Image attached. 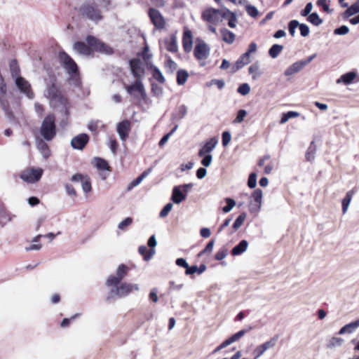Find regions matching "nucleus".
<instances>
[{"label":"nucleus","mask_w":359,"mask_h":359,"mask_svg":"<svg viewBox=\"0 0 359 359\" xmlns=\"http://www.w3.org/2000/svg\"><path fill=\"white\" fill-rule=\"evenodd\" d=\"M55 118L53 114L47 115L41 123L40 127V135L43 139L50 142L56 135Z\"/></svg>","instance_id":"1"},{"label":"nucleus","mask_w":359,"mask_h":359,"mask_svg":"<svg viewBox=\"0 0 359 359\" xmlns=\"http://www.w3.org/2000/svg\"><path fill=\"white\" fill-rule=\"evenodd\" d=\"M44 95L46 98L50 100V104L52 107H57L62 106V109H65V112L67 111L66 107L67 100L62 95L55 85L52 84L49 86L46 90Z\"/></svg>","instance_id":"2"},{"label":"nucleus","mask_w":359,"mask_h":359,"mask_svg":"<svg viewBox=\"0 0 359 359\" xmlns=\"http://www.w3.org/2000/svg\"><path fill=\"white\" fill-rule=\"evenodd\" d=\"M79 12L83 16L92 21L97 22L102 18L101 11L97 8L94 3L83 4L79 8Z\"/></svg>","instance_id":"3"},{"label":"nucleus","mask_w":359,"mask_h":359,"mask_svg":"<svg viewBox=\"0 0 359 359\" xmlns=\"http://www.w3.org/2000/svg\"><path fill=\"white\" fill-rule=\"evenodd\" d=\"M139 290V285L137 284H131L128 283H123L121 285L116 287L114 290H111L107 299H109L114 296L118 297H123L129 294L133 291H137Z\"/></svg>","instance_id":"4"},{"label":"nucleus","mask_w":359,"mask_h":359,"mask_svg":"<svg viewBox=\"0 0 359 359\" xmlns=\"http://www.w3.org/2000/svg\"><path fill=\"white\" fill-rule=\"evenodd\" d=\"M59 58L65 69L69 75H75L78 72V67L73 59L65 52H60Z\"/></svg>","instance_id":"5"},{"label":"nucleus","mask_w":359,"mask_h":359,"mask_svg":"<svg viewBox=\"0 0 359 359\" xmlns=\"http://www.w3.org/2000/svg\"><path fill=\"white\" fill-rule=\"evenodd\" d=\"M86 41L92 49H94L96 51H100L105 54H111L113 53V50L111 47L97 40L93 36H88Z\"/></svg>","instance_id":"6"},{"label":"nucleus","mask_w":359,"mask_h":359,"mask_svg":"<svg viewBox=\"0 0 359 359\" xmlns=\"http://www.w3.org/2000/svg\"><path fill=\"white\" fill-rule=\"evenodd\" d=\"M128 268L124 265L121 264L116 271V276H110L106 282L107 286H117L122 279L125 277L128 272Z\"/></svg>","instance_id":"7"},{"label":"nucleus","mask_w":359,"mask_h":359,"mask_svg":"<svg viewBox=\"0 0 359 359\" xmlns=\"http://www.w3.org/2000/svg\"><path fill=\"white\" fill-rule=\"evenodd\" d=\"M43 174V170L41 168H31L27 170H25L21 174V178L25 182H27L28 183H34L37 181H39Z\"/></svg>","instance_id":"8"},{"label":"nucleus","mask_w":359,"mask_h":359,"mask_svg":"<svg viewBox=\"0 0 359 359\" xmlns=\"http://www.w3.org/2000/svg\"><path fill=\"white\" fill-rule=\"evenodd\" d=\"M224 10L208 8L203 12L202 18L208 22L215 23L223 18Z\"/></svg>","instance_id":"9"},{"label":"nucleus","mask_w":359,"mask_h":359,"mask_svg":"<svg viewBox=\"0 0 359 359\" xmlns=\"http://www.w3.org/2000/svg\"><path fill=\"white\" fill-rule=\"evenodd\" d=\"M210 47L204 41L198 43L194 48V56L198 60H204L207 59L210 55Z\"/></svg>","instance_id":"10"},{"label":"nucleus","mask_w":359,"mask_h":359,"mask_svg":"<svg viewBox=\"0 0 359 359\" xmlns=\"http://www.w3.org/2000/svg\"><path fill=\"white\" fill-rule=\"evenodd\" d=\"M130 67L133 75L136 79H141L144 74V63L139 58L130 60Z\"/></svg>","instance_id":"11"},{"label":"nucleus","mask_w":359,"mask_h":359,"mask_svg":"<svg viewBox=\"0 0 359 359\" xmlns=\"http://www.w3.org/2000/svg\"><path fill=\"white\" fill-rule=\"evenodd\" d=\"M149 15L156 29H163L165 27V21L159 11L151 8L149 10Z\"/></svg>","instance_id":"12"},{"label":"nucleus","mask_w":359,"mask_h":359,"mask_svg":"<svg viewBox=\"0 0 359 359\" xmlns=\"http://www.w3.org/2000/svg\"><path fill=\"white\" fill-rule=\"evenodd\" d=\"M277 337H272L270 340L265 343L257 346L253 351L254 359H258L261 357L268 349L273 348L276 346Z\"/></svg>","instance_id":"13"},{"label":"nucleus","mask_w":359,"mask_h":359,"mask_svg":"<svg viewBox=\"0 0 359 359\" xmlns=\"http://www.w3.org/2000/svg\"><path fill=\"white\" fill-rule=\"evenodd\" d=\"M125 88L129 94L135 95V92H137L141 98L144 99L146 97V92L141 79H136L133 83L126 86Z\"/></svg>","instance_id":"14"},{"label":"nucleus","mask_w":359,"mask_h":359,"mask_svg":"<svg viewBox=\"0 0 359 359\" xmlns=\"http://www.w3.org/2000/svg\"><path fill=\"white\" fill-rule=\"evenodd\" d=\"M263 192L261 189H257L252 194V198L254 203L250 204V211L251 212H257L260 210L262 204Z\"/></svg>","instance_id":"15"},{"label":"nucleus","mask_w":359,"mask_h":359,"mask_svg":"<svg viewBox=\"0 0 359 359\" xmlns=\"http://www.w3.org/2000/svg\"><path fill=\"white\" fill-rule=\"evenodd\" d=\"M15 84L20 90L25 94V95L29 99L32 100L34 97V93L31 90V86L29 83L26 81L24 78H18L15 81Z\"/></svg>","instance_id":"16"},{"label":"nucleus","mask_w":359,"mask_h":359,"mask_svg":"<svg viewBox=\"0 0 359 359\" xmlns=\"http://www.w3.org/2000/svg\"><path fill=\"white\" fill-rule=\"evenodd\" d=\"M116 131L120 139L122 141H126L130 131V122L128 120H123L118 123L116 126Z\"/></svg>","instance_id":"17"},{"label":"nucleus","mask_w":359,"mask_h":359,"mask_svg":"<svg viewBox=\"0 0 359 359\" xmlns=\"http://www.w3.org/2000/svg\"><path fill=\"white\" fill-rule=\"evenodd\" d=\"M89 137L85 133L79 134L71 140V145L75 149L82 150L88 142Z\"/></svg>","instance_id":"18"},{"label":"nucleus","mask_w":359,"mask_h":359,"mask_svg":"<svg viewBox=\"0 0 359 359\" xmlns=\"http://www.w3.org/2000/svg\"><path fill=\"white\" fill-rule=\"evenodd\" d=\"M218 144V139L216 137L210 138L205 142L204 146L199 150L198 156L203 157L206 154H210Z\"/></svg>","instance_id":"19"},{"label":"nucleus","mask_w":359,"mask_h":359,"mask_svg":"<svg viewBox=\"0 0 359 359\" xmlns=\"http://www.w3.org/2000/svg\"><path fill=\"white\" fill-rule=\"evenodd\" d=\"M250 62V56L248 53H243L241 56L236 60V62L232 65L231 69L229 71L231 73H236L237 71L243 68L246 65Z\"/></svg>","instance_id":"20"},{"label":"nucleus","mask_w":359,"mask_h":359,"mask_svg":"<svg viewBox=\"0 0 359 359\" xmlns=\"http://www.w3.org/2000/svg\"><path fill=\"white\" fill-rule=\"evenodd\" d=\"M192 32L189 29H185L183 34L182 45L185 52L189 53L192 49Z\"/></svg>","instance_id":"21"},{"label":"nucleus","mask_w":359,"mask_h":359,"mask_svg":"<svg viewBox=\"0 0 359 359\" xmlns=\"http://www.w3.org/2000/svg\"><path fill=\"white\" fill-rule=\"evenodd\" d=\"M43 139H36V146L41 154L45 159H47L51 154L48 145Z\"/></svg>","instance_id":"22"},{"label":"nucleus","mask_w":359,"mask_h":359,"mask_svg":"<svg viewBox=\"0 0 359 359\" xmlns=\"http://www.w3.org/2000/svg\"><path fill=\"white\" fill-rule=\"evenodd\" d=\"M187 195L183 192L182 189L179 186H175L172 189V194L171 200L175 204H180L185 200Z\"/></svg>","instance_id":"23"},{"label":"nucleus","mask_w":359,"mask_h":359,"mask_svg":"<svg viewBox=\"0 0 359 359\" xmlns=\"http://www.w3.org/2000/svg\"><path fill=\"white\" fill-rule=\"evenodd\" d=\"M74 48L78 53L85 56H90L92 54V48L83 42H76L74 44Z\"/></svg>","instance_id":"24"},{"label":"nucleus","mask_w":359,"mask_h":359,"mask_svg":"<svg viewBox=\"0 0 359 359\" xmlns=\"http://www.w3.org/2000/svg\"><path fill=\"white\" fill-rule=\"evenodd\" d=\"M359 327V318L353 322L346 324L342 327L339 331V334H344L346 333L351 334Z\"/></svg>","instance_id":"25"},{"label":"nucleus","mask_w":359,"mask_h":359,"mask_svg":"<svg viewBox=\"0 0 359 359\" xmlns=\"http://www.w3.org/2000/svg\"><path fill=\"white\" fill-rule=\"evenodd\" d=\"M304 67L305 66L304 65V63H302L301 60H299L287 68V69L285 71V75H293L301 71Z\"/></svg>","instance_id":"26"},{"label":"nucleus","mask_w":359,"mask_h":359,"mask_svg":"<svg viewBox=\"0 0 359 359\" xmlns=\"http://www.w3.org/2000/svg\"><path fill=\"white\" fill-rule=\"evenodd\" d=\"M248 247V242L246 240H242L238 245L233 248L231 250V254L233 256L240 255L247 250Z\"/></svg>","instance_id":"27"},{"label":"nucleus","mask_w":359,"mask_h":359,"mask_svg":"<svg viewBox=\"0 0 359 359\" xmlns=\"http://www.w3.org/2000/svg\"><path fill=\"white\" fill-rule=\"evenodd\" d=\"M357 74L353 72H350L348 73H346L340 76L337 80V83H343L345 85H349L351 83H353V80L356 78Z\"/></svg>","instance_id":"28"},{"label":"nucleus","mask_w":359,"mask_h":359,"mask_svg":"<svg viewBox=\"0 0 359 359\" xmlns=\"http://www.w3.org/2000/svg\"><path fill=\"white\" fill-rule=\"evenodd\" d=\"M222 18L228 20V25L231 28H235L236 27L237 17L234 13H233L227 9L224 10V13L223 14Z\"/></svg>","instance_id":"29"},{"label":"nucleus","mask_w":359,"mask_h":359,"mask_svg":"<svg viewBox=\"0 0 359 359\" xmlns=\"http://www.w3.org/2000/svg\"><path fill=\"white\" fill-rule=\"evenodd\" d=\"M165 44L166 49L171 52V53H175L177 51L178 46L177 43V39L176 36L174 35L171 36L170 38L166 39L165 40Z\"/></svg>","instance_id":"30"},{"label":"nucleus","mask_w":359,"mask_h":359,"mask_svg":"<svg viewBox=\"0 0 359 359\" xmlns=\"http://www.w3.org/2000/svg\"><path fill=\"white\" fill-rule=\"evenodd\" d=\"M222 40L228 44H231L234 42L236 36L235 34L226 28H223L220 31Z\"/></svg>","instance_id":"31"},{"label":"nucleus","mask_w":359,"mask_h":359,"mask_svg":"<svg viewBox=\"0 0 359 359\" xmlns=\"http://www.w3.org/2000/svg\"><path fill=\"white\" fill-rule=\"evenodd\" d=\"M6 93V88L2 76L0 75V104L4 110H7L8 104L3 100Z\"/></svg>","instance_id":"32"},{"label":"nucleus","mask_w":359,"mask_h":359,"mask_svg":"<svg viewBox=\"0 0 359 359\" xmlns=\"http://www.w3.org/2000/svg\"><path fill=\"white\" fill-rule=\"evenodd\" d=\"M354 194V190L352 189L348 191L346 193L345 198L342 200V212L344 214H345L347 212V210L348 208V206L351 203V201Z\"/></svg>","instance_id":"33"},{"label":"nucleus","mask_w":359,"mask_h":359,"mask_svg":"<svg viewBox=\"0 0 359 359\" xmlns=\"http://www.w3.org/2000/svg\"><path fill=\"white\" fill-rule=\"evenodd\" d=\"M187 114V107L182 104L180 105L175 113L172 114V118L174 120H180L183 118Z\"/></svg>","instance_id":"34"},{"label":"nucleus","mask_w":359,"mask_h":359,"mask_svg":"<svg viewBox=\"0 0 359 359\" xmlns=\"http://www.w3.org/2000/svg\"><path fill=\"white\" fill-rule=\"evenodd\" d=\"M189 77L187 71L180 69L177 73V83L178 85H184Z\"/></svg>","instance_id":"35"},{"label":"nucleus","mask_w":359,"mask_h":359,"mask_svg":"<svg viewBox=\"0 0 359 359\" xmlns=\"http://www.w3.org/2000/svg\"><path fill=\"white\" fill-rule=\"evenodd\" d=\"M10 69L11 72V75L13 79H15V81L18 78H21L20 76V68L18 65V63L15 60H11L10 62Z\"/></svg>","instance_id":"36"},{"label":"nucleus","mask_w":359,"mask_h":359,"mask_svg":"<svg viewBox=\"0 0 359 359\" xmlns=\"http://www.w3.org/2000/svg\"><path fill=\"white\" fill-rule=\"evenodd\" d=\"M138 250L140 255H144V259L145 261L151 259L155 252L154 250L152 249L148 252L147 248L145 245H141Z\"/></svg>","instance_id":"37"},{"label":"nucleus","mask_w":359,"mask_h":359,"mask_svg":"<svg viewBox=\"0 0 359 359\" xmlns=\"http://www.w3.org/2000/svg\"><path fill=\"white\" fill-rule=\"evenodd\" d=\"M283 50V46L279 44L273 45L269 50V55L272 58H276Z\"/></svg>","instance_id":"38"},{"label":"nucleus","mask_w":359,"mask_h":359,"mask_svg":"<svg viewBox=\"0 0 359 359\" xmlns=\"http://www.w3.org/2000/svg\"><path fill=\"white\" fill-rule=\"evenodd\" d=\"M344 339L341 337H333L327 344V347L329 348H334L342 345Z\"/></svg>","instance_id":"39"},{"label":"nucleus","mask_w":359,"mask_h":359,"mask_svg":"<svg viewBox=\"0 0 359 359\" xmlns=\"http://www.w3.org/2000/svg\"><path fill=\"white\" fill-rule=\"evenodd\" d=\"M307 20L313 24L315 26H319L323 23V20L320 18L318 14L317 13H311L308 18Z\"/></svg>","instance_id":"40"},{"label":"nucleus","mask_w":359,"mask_h":359,"mask_svg":"<svg viewBox=\"0 0 359 359\" xmlns=\"http://www.w3.org/2000/svg\"><path fill=\"white\" fill-rule=\"evenodd\" d=\"M246 216V213L243 212L236 218L233 224V232L237 231L243 224Z\"/></svg>","instance_id":"41"},{"label":"nucleus","mask_w":359,"mask_h":359,"mask_svg":"<svg viewBox=\"0 0 359 359\" xmlns=\"http://www.w3.org/2000/svg\"><path fill=\"white\" fill-rule=\"evenodd\" d=\"M95 165L97 169L102 170H109V168L107 162L105 160L100 158H95Z\"/></svg>","instance_id":"42"},{"label":"nucleus","mask_w":359,"mask_h":359,"mask_svg":"<svg viewBox=\"0 0 359 359\" xmlns=\"http://www.w3.org/2000/svg\"><path fill=\"white\" fill-rule=\"evenodd\" d=\"M299 114L296 111H290L285 114H283L280 121V124L285 123L290 118L298 117Z\"/></svg>","instance_id":"43"},{"label":"nucleus","mask_w":359,"mask_h":359,"mask_svg":"<svg viewBox=\"0 0 359 359\" xmlns=\"http://www.w3.org/2000/svg\"><path fill=\"white\" fill-rule=\"evenodd\" d=\"M248 330H241L237 333L233 334L231 337L227 339V340L229 341V344H231L237 341H238L241 338H242L245 333L248 332Z\"/></svg>","instance_id":"44"},{"label":"nucleus","mask_w":359,"mask_h":359,"mask_svg":"<svg viewBox=\"0 0 359 359\" xmlns=\"http://www.w3.org/2000/svg\"><path fill=\"white\" fill-rule=\"evenodd\" d=\"M249 73L252 75V79L256 80L260 76L261 72L259 71V65L257 64L252 65L248 69Z\"/></svg>","instance_id":"45"},{"label":"nucleus","mask_w":359,"mask_h":359,"mask_svg":"<svg viewBox=\"0 0 359 359\" xmlns=\"http://www.w3.org/2000/svg\"><path fill=\"white\" fill-rule=\"evenodd\" d=\"M330 2V1H327V0H318L316 4L318 6H322L323 10L325 12H326L327 13H332L334 11H333V9L330 8V5H329Z\"/></svg>","instance_id":"46"},{"label":"nucleus","mask_w":359,"mask_h":359,"mask_svg":"<svg viewBox=\"0 0 359 359\" xmlns=\"http://www.w3.org/2000/svg\"><path fill=\"white\" fill-rule=\"evenodd\" d=\"M225 201L226 202L227 205L222 208V211L224 213H227L230 212L236 205V201L230 198H225Z\"/></svg>","instance_id":"47"},{"label":"nucleus","mask_w":359,"mask_h":359,"mask_svg":"<svg viewBox=\"0 0 359 359\" xmlns=\"http://www.w3.org/2000/svg\"><path fill=\"white\" fill-rule=\"evenodd\" d=\"M81 184L82 189L85 193H88L91 191V182L88 176H87Z\"/></svg>","instance_id":"48"},{"label":"nucleus","mask_w":359,"mask_h":359,"mask_svg":"<svg viewBox=\"0 0 359 359\" xmlns=\"http://www.w3.org/2000/svg\"><path fill=\"white\" fill-rule=\"evenodd\" d=\"M245 10L247 13L252 18H256L259 14L257 8L250 4H248L245 6Z\"/></svg>","instance_id":"49"},{"label":"nucleus","mask_w":359,"mask_h":359,"mask_svg":"<svg viewBox=\"0 0 359 359\" xmlns=\"http://www.w3.org/2000/svg\"><path fill=\"white\" fill-rule=\"evenodd\" d=\"M299 25V22L296 20H291L288 24L290 34L292 36L295 35V29Z\"/></svg>","instance_id":"50"},{"label":"nucleus","mask_w":359,"mask_h":359,"mask_svg":"<svg viewBox=\"0 0 359 359\" xmlns=\"http://www.w3.org/2000/svg\"><path fill=\"white\" fill-rule=\"evenodd\" d=\"M153 76L156 81H159L161 83H164L165 81L164 76H163L159 69L157 67H154L153 69Z\"/></svg>","instance_id":"51"},{"label":"nucleus","mask_w":359,"mask_h":359,"mask_svg":"<svg viewBox=\"0 0 359 359\" xmlns=\"http://www.w3.org/2000/svg\"><path fill=\"white\" fill-rule=\"evenodd\" d=\"M250 91V87L248 83H243L237 89V92L242 95H248Z\"/></svg>","instance_id":"52"},{"label":"nucleus","mask_w":359,"mask_h":359,"mask_svg":"<svg viewBox=\"0 0 359 359\" xmlns=\"http://www.w3.org/2000/svg\"><path fill=\"white\" fill-rule=\"evenodd\" d=\"M247 115V111L244 109H241L238 111L236 118L233 120L234 123H241Z\"/></svg>","instance_id":"53"},{"label":"nucleus","mask_w":359,"mask_h":359,"mask_svg":"<svg viewBox=\"0 0 359 359\" xmlns=\"http://www.w3.org/2000/svg\"><path fill=\"white\" fill-rule=\"evenodd\" d=\"M257 185V174L255 172H252L248 178V186L250 189H253Z\"/></svg>","instance_id":"54"},{"label":"nucleus","mask_w":359,"mask_h":359,"mask_svg":"<svg viewBox=\"0 0 359 359\" xmlns=\"http://www.w3.org/2000/svg\"><path fill=\"white\" fill-rule=\"evenodd\" d=\"M132 222L133 219L131 217H127L118 224V228L121 230H125Z\"/></svg>","instance_id":"55"},{"label":"nucleus","mask_w":359,"mask_h":359,"mask_svg":"<svg viewBox=\"0 0 359 359\" xmlns=\"http://www.w3.org/2000/svg\"><path fill=\"white\" fill-rule=\"evenodd\" d=\"M227 253L228 250L226 248H222L215 254V258L218 261L222 260L226 257Z\"/></svg>","instance_id":"56"},{"label":"nucleus","mask_w":359,"mask_h":359,"mask_svg":"<svg viewBox=\"0 0 359 359\" xmlns=\"http://www.w3.org/2000/svg\"><path fill=\"white\" fill-rule=\"evenodd\" d=\"M172 208V204L171 203H167L165 207L160 212L161 217H165Z\"/></svg>","instance_id":"57"},{"label":"nucleus","mask_w":359,"mask_h":359,"mask_svg":"<svg viewBox=\"0 0 359 359\" xmlns=\"http://www.w3.org/2000/svg\"><path fill=\"white\" fill-rule=\"evenodd\" d=\"M298 27H299L300 34L302 36L305 37L309 34L310 29L307 25L299 24V25Z\"/></svg>","instance_id":"58"},{"label":"nucleus","mask_w":359,"mask_h":359,"mask_svg":"<svg viewBox=\"0 0 359 359\" xmlns=\"http://www.w3.org/2000/svg\"><path fill=\"white\" fill-rule=\"evenodd\" d=\"M231 140V133L228 131H224L222 133V144L224 147H226Z\"/></svg>","instance_id":"59"},{"label":"nucleus","mask_w":359,"mask_h":359,"mask_svg":"<svg viewBox=\"0 0 359 359\" xmlns=\"http://www.w3.org/2000/svg\"><path fill=\"white\" fill-rule=\"evenodd\" d=\"M212 156L211 154H206L203 156V158L201 161V164L205 167H209L212 163Z\"/></svg>","instance_id":"60"},{"label":"nucleus","mask_w":359,"mask_h":359,"mask_svg":"<svg viewBox=\"0 0 359 359\" xmlns=\"http://www.w3.org/2000/svg\"><path fill=\"white\" fill-rule=\"evenodd\" d=\"M312 8H313V4L311 2H309L308 3L305 8L301 11V15L304 16V17H306V16H309L312 11Z\"/></svg>","instance_id":"61"},{"label":"nucleus","mask_w":359,"mask_h":359,"mask_svg":"<svg viewBox=\"0 0 359 359\" xmlns=\"http://www.w3.org/2000/svg\"><path fill=\"white\" fill-rule=\"evenodd\" d=\"M348 31H349V29L347 26L342 25V26L339 27V28L335 29L334 31V34H337V35H345L348 32Z\"/></svg>","instance_id":"62"},{"label":"nucleus","mask_w":359,"mask_h":359,"mask_svg":"<svg viewBox=\"0 0 359 359\" xmlns=\"http://www.w3.org/2000/svg\"><path fill=\"white\" fill-rule=\"evenodd\" d=\"M108 146L110 148L111 152L114 154H116L118 148V143L116 140L115 139L110 138L108 143Z\"/></svg>","instance_id":"63"},{"label":"nucleus","mask_w":359,"mask_h":359,"mask_svg":"<svg viewBox=\"0 0 359 359\" xmlns=\"http://www.w3.org/2000/svg\"><path fill=\"white\" fill-rule=\"evenodd\" d=\"M314 153L315 149L312 147H309L306 154L307 161H312L314 159Z\"/></svg>","instance_id":"64"}]
</instances>
